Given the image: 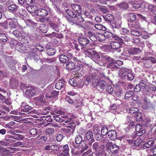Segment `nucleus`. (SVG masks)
Instances as JSON below:
<instances>
[{"label": "nucleus", "mask_w": 156, "mask_h": 156, "mask_svg": "<svg viewBox=\"0 0 156 156\" xmlns=\"http://www.w3.org/2000/svg\"><path fill=\"white\" fill-rule=\"evenodd\" d=\"M66 68L69 70L74 69L75 71H78L80 69V66L77 65L76 66L73 62H69L66 65Z\"/></svg>", "instance_id": "obj_7"}, {"label": "nucleus", "mask_w": 156, "mask_h": 156, "mask_svg": "<svg viewBox=\"0 0 156 156\" xmlns=\"http://www.w3.org/2000/svg\"><path fill=\"white\" fill-rule=\"evenodd\" d=\"M101 57L103 60H105L107 62H109L113 59L109 56L105 54H103L101 55Z\"/></svg>", "instance_id": "obj_42"}, {"label": "nucleus", "mask_w": 156, "mask_h": 156, "mask_svg": "<svg viewBox=\"0 0 156 156\" xmlns=\"http://www.w3.org/2000/svg\"><path fill=\"white\" fill-rule=\"evenodd\" d=\"M71 153L72 154V156L76 155L77 156L79 155L80 154L83 153L82 151H79L78 150H76L75 149H73L71 150Z\"/></svg>", "instance_id": "obj_45"}, {"label": "nucleus", "mask_w": 156, "mask_h": 156, "mask_svg": "<svg viewBox=\"0 0 156 156\" xmlns=\"http://www.w3.org/2000/svg\"><path fill=\"white\" fill-rule=\"evenodd\" d=\"M93 76L92 75H86L85 76V78L86 79V81L88 83L87 84H89L91 82V79H92V77H93Z\"/></svg>", "instance_id": "obj_58"}, {"label": "nucleus", "mask_w": 156, "mask_h": 156, "mask_svg": "<svg viewBox=\"0 0 156 156\" xmlns=\"http://www.w3.org/2000/svg\"><path fill=\"white\" fill-rule=\"evenodd\" d=\"M9 151L7 148L3 147L0 146V153L3 155H6L9 154Z\"/></svg>", "instance_id": "obj_36"}, {"label": "nucleus", "mask_w": 156, "mask_h": 156, "mask_svg": "<svg viewBox=\"0 0 156 156\" xmlns=\"http://www.w3.org/2000/svg\"><path fill=\"white\" fill-rule=\"evenodd\" d=\"M142 5L141 3H136L133 5V7L134 9H137L140 8Z\"/></svg>", "instance_id": "obj_64"}, {"label": "nucleus", "mask_w": 156, "mask_h": 156, "mask_svg": "<svg viewBox=\"0 0 156 156\" xmlns=\"http://www.w3.org/2000/svg\"><path fill=\"white\" fill-rule=\"evenodd\" d=\"M110 23L113 30H114V28L119 29L120 27L121 24L118 21L115 22H113L112 21Z\"/></svg>", "instance_id": "obj_35"}, {"label": "nucleus", "mask_w": 156, "mask_h": 156, "mask_svg": "<svg viewBox=\"0 0 156 156\" xmlns=\"http://www.w3.org/2000/svg\"><path fill=\"white\" fill-rule=\"evenodd\" d=\"M107 85V83L104 80H101L98 82V85L96 86V87H99L100 89L104 90Z\"/></svg>", "instance_id": "obj_23"}, {"label": "nucleus", "mask_w": 156, "mask_h": 156, "mask_svg": "<svg viewBox=\"0 0 156 156\" xmlns=\"http://www.w3.org/2000/svg\"><path fill=\"white\" fill-rule=\"evenodd\" d=\"M64 85V82L59 80L55 84V87L56 89H61Z\"/></svg>", "instance_id": "obj_28"}, {"label": "nucleus", "mask_w": 156, "mask_h": 156, "mask_svg": "<svg viewBox=\"0 0 156 156\" xmlns=\"http://www.w3.org/2000/svg\"><path fill=\"white\" fill-rule=\"evenodd\" d=\"M108 128L107 127L104 126L103 127L101 130V133L102 135L103 136L105 135L108 133Z\"/></svg>", "instance_id": "obj_48"}, {"label": "nucleus", "mask_w": 156, "mask_h": 156, "mask_svg": "<svg viewBox=\"0 0 156 156\" xmlns=\"http://www.w3.org/2000/svg\"><path fill=\"white\" fill-rule=\"evenodd\" d=\"M94 27L96 29L100 30L105 31L106 30V27L102 25L96 24L94 25Z\"/></svg>", "instance_id": "obj_44"}, {"label": "nucleus", "mask_w": 156, "mask_h": 156, "mask_svg": "<svg viewBox=\"0 0 156 156\" xmlns=\"http://www.w3.org/2000/svg\"><path fill=\"white\" fill-rule=\"evenodd\" d=\"M17 21L16 19H13L9 23V26L11 28H15L17 26Z\"/></svg>", "instance_id": "obj_33"}, {"label": "nucleus", "mask_w": 156, "mask_h": 156, "mask_svg": "<svg viewBox=\"0 0 156 156\" xmlns=\"http://www.w3.org/2000/svg\"><path fill=\"white\" fill-rule=\"evenodd\" d=\"M100 79L99 78V76L97 75L93 76L92 77V83L93 87H95L98 85V82H99V80Z\"/></svg>", "instance_id": "obj_24"}, {"label": "nucleus", "mask_w": 156, "mask_h": 156, "mask_svg": "<svg viewBox=\"0 0 156 156\" xmlns=\"http://www.w3.org/2000/svg\"><path fill=\"white\" fill-rule=\"evenodd\" d=\"M106 90L107 92L109 94H112L114 91V89L110 85L107 86Z\"/></svg>", "instance_id": "obj_50"}, {"label": "nucleus", "mask_w": 156, "mask_h": 156, "mask_svg": "<svg viewBox=\"0 0 156 156\" xmlns=\"http://www.w3.org/2000/svg\"><path fill=\"white\" fill-rule=\"evenodd\" d=\"M129 23L137 20L136 19V16L135 13H129Z\"/></svg>", "instance_id": "obj_46"}, {"label": "nucleus", "mask_w": 156, "mask_h": 156, "mask_svg": "<svg viewBox=\"0 0 156 156\" xmlns=\"http://www.w3.org/2000/svg\"><path fill=\"white\" fill-rule=\"evenodd\" d=\"M151 104L149 102L144 101L143 106L144 108L146 109H149L151 108Z\"/></svg>", "instance_id": "obj_56"}, {"label": "nucleus", "mask_w": 156, "mask_h": 156, "mask_svg": "<svg viewBox=\"0 0 156 156\" xmlns=\"http://www.w3.org/2000/svg\"><path fill=\"white\" fill-rule=\"evenodd\" d=\"M78 41L80 44L83 46H85L90 43V41L86 38L79 37Z\"/></svg>", "instance_id": "obj_12"}, {"label": "nucleus", "mask_w": 156, "mask_h": 156, "mask_svg": "<svg viewBox=\"0 0 156 156\" xmlns=\"http://www.w3.org/2000/svg\"><path fill=\"white\" fill-rule=\"evenodd\" d=\"M76 17H74V18L73 20L72 21H73V23H82L84 21V20L83 18L79 14H76Z\"/></svg>", "instance_id": "obj_18"}, {"label": "nucleus", "mask_w": 156, "mask_h": 156, "mask_svg": "<svg viewBox=\"0 0 156 156\" xmlns=\"http://www.w3.org/2000/svg\"><path fill=\"white\" fill-rule=\"evenodd\" d=\"M108 135L109 138L112 140H115L117 138V133L115 130H109L108 133Z\"/></svg>", "instance_id": "obj_13"}, {"label": "nucleus", "mask_w": 156, "mask_h": 156, "mask_svg": "<svg viewBox=\"0 0 156 156\" xmlns=\"http://www.w3.org/2000/svg\"><path fill=\"white\" fill-rule=\"evenodd\" d=\"M54 112L55 113L58 114L59 115H55V113L53 116V119L57 122H63V119H66L68 118V116L66 115H64V112L60 110L55 109L54 111Z\"/></svg>", "instance_id": "obj_2"}, {"label": "nucleus", "mask_w": 156, "mask_h": 156, "mask_svg": "<svg viewBox=\"0 0 156 156\" xmlns=\"http://www.w3.org/2000/svg\"><path fill=\"white\" fill-rule=\"evenodd\" d=\"M120 8L126 9L128 8L129 6L128 3L125 2H122L118 5Z\"/></svg>", "instance_id": "obj_43"}, {"label": "nucleus", "mask_w": 156, "mask_h": 156, "mask_svg": "<svg viewBox=\"0 0 156 156\" xmlns=\"http://www.w3.org/2000/svg\"><path fill=\"white\" fill-rule=\"evenodd\" d=\"M108 68L112 69V70L117 69V66L115 64V60L113 59L111 61L108 62Z\"/></svg>", "instance_id": "obj_21"}, {"label": "nucleus", "mask_w": 156, "mask_h": 156, "mask_svg": "<svg viewBox=\"0 0 156 156\" xmlns=\"http://www.w3.org/2000/svg\"><path fill=\"white\" fill-rule=\"evenodd\" d=\"M48 26L54 31L57 32H59V25L57 24L51 22L48 23Z\"/></svg>", "instance_id": "obj_19"}, {"label": "nucleus", "mask_w": 156, "mask_h": 156, "mask_svg": "<svg viewBox=\"0 0 156 156\" xmlns=\"http://www.w3.org/2000/svg\"><path fill=\"white\" fill-rule=\"evenodd\" d=\"M101 145L98 142H96L94 143L92 145V148L93 150L95 151H99L98 152H97L96 154L97 156H99L102 152L100 150Z\"/></svg>", "instance_id": "obj_8"}, {"label": "nucleus", "mask_w": 156, "mask_h": 156, "mask_svg": "<svg viewBox=\"0 0 156 156\" xmlns=\"http://www.w3.org/2000/svg\"><path fill=\"white\" fill-rule=\"evenodd\" d=\"M35 0H25V3L29 6H31L35 4Z\"/></svg>", "instance_id": "obj_52"}, {"label": "nucleus", "mask_w": 156, "mask_h": 156, "mask_svg": "<svg viewBox=\"0 0 156 156\" xmlns=\"http://www.w3.org/2000/svg\"><path fill=\"white\" fill-rule=\"evenodd\" d=\"M110 45L112 49L116 50L119 52L121 51L120 48V44L117 41H112L110 44Z\"/></svg>", "instance_id": "obj_9"}, {"label": "nucleus", "mask_w": 156, "mask_h": 156, "mask_svg": "<svg viewBox=\"0 0 156 156\" xmlns=\"http://www.w3.org/2000/svg\"><path fill=\"white\" fill-rule=\"evenodd\" d=\"M66 13L70 17L73 18L76 17V14L70 10L67 9L66 10Z\"/></svg>", "instance_id": "obj_55"}, {"label": "nucleus", "mask_w": 156, "mask_h": 156, "mask_svg": "<svg viewBox=\"0 0 156 156\" xmlns=\"http://www.w3.org/2000/svg\"><path fill=\"white\" fill-rule=\"evenodd\" d=\"M69 149L68 145L67 144H66L63 146L62 151L67 155L69 154Z\"/></svg>", "instance_id": "obj_47"}, {"label": "nucleus", "mask_w": 156, "mask_h": 156, "mask_svg": "<svg viewBox=\"0 0 156 156\" xmlns=\"http://www.w3.org/2000/svg\"><path fill=\"white\" fill-rule=\"evenodd\" d=\"M105 20L108 22H112V20L114 19L113 16L111 14H107L105 16H103Z\"/></svg>", "instance_id": "obj_31"}, {"label": "nucleus", "mask_w": 156, "mask_h": 156, "mask_svg": "<svg viewBox=\"0 0 156 156\" xmlns=\"http://www.w3.org/2000/svg\"><path fill=\"white\" fill-rule=\"evenodd\" d=\"M54 129L51 128H49L46 129L45 131V133L48 135H53L54 133Z\"/></svg>", "instance_id": "obj_49"}, {"label": "nucleus", "mask_w": 156, "mask_h": 156, "mask_svg": "<svg viewBox=\"0 0 156 156\" xmlns=\"http://www.w3.org/2000/svg\"><path fill=\"white\" fill-rule=\"evenodd\" d=\"M135 129L137 132L136 134L138 136L144 134L146 132L145 129H143L140 124H137L136 126Z\"/></svg>", "instance_id": "obj_10"}, {"label": "nucleus", "mask_w": 156, "mask_h": 156, "mask_svg": "<svg viewBox=\"0 0 156 156\" xmlns=\"http://www.w3.org/2000/svg\"><path fill=\"white\" fill-rule=\"evenodd\" d=\"M85 142V141H84L79 144L80 148H82L81 150L82 151L83 153L86 151L89 147L88 145L86 144Z\"/></svg>", "instance_id": "obj_34"}, {"label": "nucleus", "mask_w": 156, "mask_h": 156, "mask_svg": "<svg viewBox=\"0 0 156 156\" xmlns=\"http://www.w3.org/2000/svg\"><path fill=\"white\" fill-rule=\"evenodd\" d=\"M120 73L121 76L124 79L127 78L128 80H132L134 77L131 70L126 68H121Z\"/></svg>", "instance_id": "obj_1"}, {"label": "nucleus", "mask_w": 156, "mask_h": 156, "mask_svg": "<svg viewBox=\"0 0 156 156\" xmlns=\"http://www.w3.org/2000/svg\"><path fill=\"white\" fill-rule=\"evenodd\" d=\"M142 38L147 39L149 37V35L148 33L146 32H141V35Z\"/></svg>", "instance_id": "obj_60"}, {"label": "nucleus", "mask_w": 156, "mask_h": 156, "mask_svg": "<svg viewBox=\"0 0 156 156\" xmlns=\"http://www.w3.org/2000/svg\"><path fill=\"white\" fill-rule=\"evenodd\" d=\"M83 140V138L81 135H76L75 139V142L76 144H79L84 141Z\"/></svg>", "instance_id": "obj_25"}, {"label": "nucleus", "mask_w": 156, "mask_h": 156, "mask_svg": "<svg viewBox=\"0 0 156 156\" xmlns=\"http://www.w3.org/2000/svg\"><path fill=\"white\" fill-rule=\"evenodd\" d=\"M148 10L152 14H156V5L153 4H150L148 6Z\"/></svg>", "instance_id": "obj_27"}, {"label": "nucleus", "mask_w": 156, "mask_h": 156, "mask_svg": "<svg viewBox=\"0 0 156 156\" xmlns=\"http://www.w3.org/2000/svg\"><path fill=\"white\" fill-rule=\"evenodd\" d=\"M108 147L110 152L112 154L118 152L119 150V147L118 146L115 144H113L112 142L108 143Z\"/></svg>", "instance_id": "obj_6"}, {"label": "nucleus", "mask_w": 156, "mask_h": 156, "mask_svg": "<svg viewBox=\"0 0 156 156\" xmlns=\"http://www.w3.org/2000/svg\"><path fill=\"white\" fill-rule=\"evenodd\" d=\"M128 52L130 55H133L140 53V50L138 48H131L128 49Z\"/></svg>", "instance_id": "obj_15"}, {"label": "nucleus", "mask_w": 156, "mask_h": 156, "mask_svg": "<svg viewBox=\"0 0 156 156\" xmlns=\"http://www.w3.org/2000/svg\"><path fill=\"white\" fill-rule=\"evenodd\" d=\"M96 130L97 131L98 133L95 135V138L97 140L99 141L103 138V136L100 134L98 133L99 131L97 129Z\"/></svg>", "instance_id": "obj_54"}, {"label": "nucleus", "mask_w": 156, "mask_h": 156, "mask_svg": "<svg viewBox=\"0 0 156 156\" xmlns=\"http://www.w3.org/2000/svg\"><path fill=\"white\" fill-rule=\"evenodd\" d=\"M63 131L66 133H71L74 131V129H73V126H67V128L63 129Z\"/></svg>", "instance_id": "obj_40"}, {"label": "nucleus", "mask_w": 156, "mask_h": 156, "mask_svg": "<svg viewBox=\"0 0 156 156\" xmlns=\"http://www.w3.org/2000/svg\"><path fill=\"white\" fill-rule=\"evenodd\" d=\"M36 13H37V15L39 16L44 17L48 15V11L45 9L41 8L38 9Z\"/></svg>", "instance_id": "obj_16"}, {"label": "nucleus", "mask_w": 156, "mask_h": 156, "mask_svg": "<svg viewBox=\"0 0 156 156\" xmlns=\"http://www.w3.org/2000/svg\"><path fill=\"white\" fill-rule=\"evenodd\" d=\"M130 34L134 36H139L141 34V31H139V29H132L131 31Z\"/></svg>", "instance_id": "obj_32"}, {"label": "nucleus", "mask_w": 156, "mask_h": 156, "mask_svg": "<svg viewBox=\"0 0 156 156\" xmlns=\"http://www.w3.org/2000/svg\"><path fill=\"white\" fill-rule=\"evenodd\" d=\"M63 122L64 121L65 123L68 124H70L72 123L73 121H71L72 118H68L66 119H63Z\"/></svg>", "instance_id": "obj_62"}, {"label": "nucleus", "mask_w": 156, "mask_h": 156, "mask_svg": "<svg viewBox=\"0 0 156 156\" xmlns=\"http://www.w3.org/2000/svg\"><path fill=\"white\" fill-rule=\"evenodd\" d=\"M92 59L97 64H99L100 60V56L99 54L95 52L93 55L92 56Z\"/></svg>", "instance_id": "obj_22"}, {"label": "nucleus", "mask_w": 156, "mask_h": 156, "mask_svg": "<svg viewBox=\"0 0 156 156\" xmlns=\"http://www.w3.org/2000/svg\"><path fill=\"white\" fill-rule=\"evenodd\" d=\"M34 105L30 103L28 104L24 102L22 103L20 107L21 112H28L30 111V113L32 112L31 111L34 108Z\"/></svg>", "instance_id": "obj_4"}, {"label": "nucleus", "mask_w": 156, "mask_h": 156, "mask_svg": "<svg viewBox=\"0 0 156 156\" xmlns=\"http://www.w3.org/2000/svg\"><path fill=\"white\" fill-rule=\"evenodd\" d=\"M71 6L73 9L78 14L81 12V5L77 4H72Z\"/></svg>", "instance_id": "obj_20"}, {"label": "nucleus", "mask_w": 156, "mask_h": 156, "mask_svg": "<svg viewBox=\"0 0 156 156\" xmlns=\"http://www.w3.org/2000/svg\"><path fill=\"white\" fill-rule=\"evenodd\" d=\"M115 96L118 98H120L123 96V93L120 90L117 91L115 93Z\"/></svg>", "instance_id": "obj_63"}, {"label": "nucleus", "mask_w": 156, "mask_h": 156, "mask_svg": "<svg viewBox=\"0 0 156 156\" xmlns=\"http://www.w3.org/2000/svg\"><path fill=\"white\" fill-rule=\"evenodd\" d=\"M99 41H104L106 38L104 35V34H99L97 37Z\"/></svg>", "instance_id": "obj_53"}, {"label": "nucleus", "mask_w": 156, "mask_h": 156, "mask_svg": "<svg viewBox=\"0 0 156 156\" xmlns=\"http://www.w3.org/2000/svg\"><path fill=\"white\" fill-rule=\"evenodd\" d=\"M129 25L130 28L136 29H139L140 27V24L137 20H136L129 23Z\"/></svg>", "instance_id": "obj_11"}, {"label": "nucleus", "mask_w": 156, "mask_h": 156, "mask_svg": "<svg viewBox=\"0 0 156 156\" xmlns=\"http://www.w3.org/2000/svg\"><path fill=\"white\" fill-rule=\"evenodd\" d=\"M154 144V142L153 141L150 140L147 143L144 144V146L147 148H149L152 146Z\"/></svg>", "instance_id": "obj_61"}, {"label": "nucleus", "mask_w": 156, "mask_h": 156, "mask_svg": "<svg viewBox=\"0 0 156 156\" xmlns=\"http://www.w3.org/2000/svg\"><path fill=\"white\" fill-rule=\"evenodd\" d=\"M46 49L47 53L49 55H53L56 53L55 50L53 48H51V46L49 45H47L46 46Z\"/></svg>", "instance_id": "obj_14"}, {"label": "nucleus", "mask_w": 156, "mask_h": 156, "mask_svg": "<svg viewBox=\"0 0 156 156\" xmlns=\"http://www.w3.org/2000/svg\"><path fill=\"white\" fill-rule=\"evenodd\" d=\"M133 92L131 90L127 91L125 95L124 98L127 99L132 97L133 94Z\"/></svg>", "instance_id": "obj_41"}, {"label": "nucleus", "mask_w": 156, "mask_h": 156, "mask_svg": "<svg viewBox=\"0 0 156 156\" xmlns=\"http://www.w3.org/2000/svg\"><path fill=\"white\" fill-rule=\"evenodd\" d=\"M36 92L34 88H31L30 89L26 90L25 94L28 97H31L34 96Z\"/></svg>", "instance_id": "obj_17"}, {"label": "nucleus", "mask_w": 156, "mask_h": 156, "mask_svg": "<svg viewBox=\"0 0 156 156\" xmlns=\"http://www.w3.org/2000/svg\"><path fill=\"white\" fill-rule=\"evenodd\" d=\"M13 134L14 136H13L14 138H13V139L16 140H22L24 137L22 135H21L16 134L15 133H14Z\"/></svg>", "instance_id": "obj_51"}, {"label": "nucleus", "mask_w": 156, "mask_h": 156, "mask_svg": "<svg viewBox=\"0 0 156 156\" xmlns=\"http://www.w3.org/2000/svg\"><path fill=\"white\" fill-rule=\"evenodd\" d=\"M8 38L6 34L2 33H0V41L5 42L7 41Z\"/></svg>", "instance_id": "obj_39"}, {"label": "nucleus", "mask_w": 156, "mask_h": 156, "mask_svg": "<svg viewBox=\"0 0 156 156\" xmlns=\"http://www.w3.org/2000/svg\"><path fill=\"white\" fill-rule=\"evenodd\" d=\"M37 129L36 128H32L30 130L29 133L31 135H35L37 133Z\"/></svg>", "instance_id": "obj_59"}, {"label": "nucleus", "mask_w": 156, "mask_h": 156, "mask_svg": "<svg viewBox=\"0 0 156 156\" xmlns=\"http://www.w3.org/2000/svg\"><path fill=\"white\" fill-rule=\"evenodd\" d=\"M59 91H56L54 90L51 92V96H47L50 99H53L57 98L58 95Z\"/></svg>", "instance_id": "obj_37"}, {"label": "nucleus", "mask_w": 156, "mask_h": 156, "mask_svg": "<svg viewBox=\"0 0 156 156\" xmlns=\"http://www.w3.org/2000/svg\"><path fill=\"white\" fill-rule=\"evenodd\" d=\"M59 60L60 62L66 63L68 62L69 58L66 55L62 54L60 56Z\"/></svg>", "instance_id": "obj_26"}, {"label": "nucleus", "mask_w": 156, "mask_h": 156, "mask_svg": "<svg viewBox=\"0 0 156 156\" xmlns=\"http://www.w3.org/2000/svg\"><path fill=\"white\" fill-rule=\"evenodd\" d=\"M130 38L125 35H123L122 36H121V43H124V42H128L130 41Z\"/></svg>", "instance_id": "obj_38"}, {"label": "nucleus", "mask_w": 156, "mask_h": 156, "mask_svg": "<svg viewBox=\"0 0 156 156\" xmlns=\"http://www.w3.org/2000/svg\"><path fill=\"white\" fill-rule=\"evenodd\" d=\"M18 6L14 4L8 7V11L10 12L16 11L18 8Z\"/></svg>", "instance_id": "obj_30"}, {"label": "nucleus", "mask_w": 156, "mask_h": 156, "mask_svg": "<svg viewBox=\"0 0 156 156\" xmlns=\"http://www.w3.org/2000/svg\"><path fill=\"white\" fill-rule=\"evenodd\" d=\"M88 36L89 38L92 41H96L98 40L97 37L95 36L94 33L90 31L88 32Z\"/></svg>", "instance_id": "obj_29"}, {"label": "nucleus", "mask_w": 156, "mask_h": 156, "mask_svg": "<svg viewBox=\"0 0 156 156\" xmlns=\"http://www.w3.org/2000/svg\"><path fill=\"white\" fill-rule=\"evenodd\" d=\"M85 139L88 141L90 142L89 143V145L90 146L92 145V143L94 142V138L93 134L92 132L90 130H88L84 136Z\"/></svg>", "instance_id": "obj_5"}, {"label": "nucleus", "mask_w": 156, "mask_h": 156, "mask_svg": "<svg viewBox=\"0 0 156 156\" xmlns=\"http://www.w3.org/2000/svg\"><path fill=\"white\" fill-rule=\"evenodd\" d=\"M12 33L19 41L25 43L28 42V40L26 37L25 33L23 31L20 32L18 30H13Z\"/></svg>", "instance_id": "obj_3"}, {"label": "nucleus", "mask_w": 156, "mask_h": 156, "mask_svg": "<svg viewBox=\"0 0 156 156\" xmlns=\"http://www.w3.org/2000/svg\"><path fill=\"white\" fill-rule=\"evenodd\" d=\"M50 108V107L49 106L44 107L42 110V114L43 115L47 114L49 112Z\"/></svg>", "instance_id": "obj_57"}]
</instances>
